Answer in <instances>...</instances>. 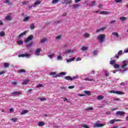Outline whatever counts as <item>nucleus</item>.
<instances>
[{"mask_svg":"<svg viewBox=\"0 0 128 128\" xmlns=\"http://www.w3.org/2000/svg\"><path fill=\"white\" fill-rule=\"evenodd\" d=\"M127 66H128V61L126 60L122 61V62L120 65L121 68L124 70H122V74H124V72H128V68H126Z\"/></svg>","mask_w":128,"mask_h":128,"instance_id":"f257e3e1","label":"nucleus"},{"mask_svg":"<svg viewBox=\"0 0 128 128\" xmlns=\"http://www.w3.org/2000/svg\"><path fill=\"white\" fill-rule=\"evenodd\" d=\"M105 38H106V34H102L98 35L97 36V39L98 40H99L100 44H102V42H104Z\"/></svg>","mask_w":128,"mask_h":128,"instance_id":"f03ea898","label":"nucleus"},{"mask_svg":"<svg viewBox=\"0 0 128 128\" xmlns=\"http://www.w3.org/2000/svg\"><path fill=\"white\" fill-rule=\"evenodd\" d=\"M108 92L110 94H124V92L122 91H116L114 90L108 91Z\"/></svg>","mask_w":128,"mask_h":128,"instance_id":"7ed1b4c3","label":"nucleus"},{"mask_svg":"<svg viewBox=\"0 0 128 128\" xmlns=\"http://www.w3.org/2000/svg\"><path fill=\"white\" fill-rule=\"evenodd\" d=\"M62 4H72V0H62Z\"/></svg>","mask_w":128,"mask_h":128,"instance_id":"20e7f679","label":"nucleus"},{"mask_svg":"<svg viewBox=\"0 0 128 128\" xmlns=\"http://www.w3.org/2000/svg\"><path fill=\"white\" fill-rule=\"evenodd\" d=\"M65 80H76V78H78V76H74L73 77H70V76H64Z\"/></svg>","mask_w":128,"mask_h":128,"instance_id":"39448f33","label":"nucleus"},{"mask_svg":"<svg viewBox=\"0 0 128 128\" xmlns=\"http://www.w3.org/2000/svg\"><path fill=\"white\" fill-rule=\"evenodd\" d=\"M106 126L105 124H100V123H96L94 124V128H102V126Z\"/></svg>","mask_w":128,"mask_h":128,"instance_id":"423d86ee","label":"nucleus"},{"mask_svg":"<svg viewBox=\"0 0 128 128\" xmlns=\"http://www.w3.org/2000/svg\"><path fill=\"white\" fill-rule=\"evenodd\" d=\"M34 38V35L32 34H30V35L25 40L26 42H30V40H33Z\"/></svg>","mask_w":128,"mask_h":128,"instance_id":"0eeeda50","label":"nucleus"},{"mask_svg":"<svg viewBox=\"0 0 128 128\" xmlns=\"http://www.w3.org/2000/svg\"><path fill=\"white\" fill-rule=\"evenodd\" d=\"M80 6V4H74L71 6V7L73 10H78V8H79Z\"/></svg>","mask_w":128,"mask_h":128,"instance_id":"6e6552de","label":"nucleus"},{"mask_svg":"<svg viewBox=\"0 0 128 128\" xmlns=\"http://www.w3.org/2000/svg\"><path fill=\"white\" fill-rule=\"evenodd\" d=\"M66 72H62L60 73V74H57L56 76H54V78H61V76H66Z\"/></svg>","mask_w":128,"mask_h":128,"instance_id":"1a4fd4ad","label":"nucleus"},{"mask_svg":"<svg viewBox=\"0 0 128 128\" xmlns=\"http://www.w3.org/2000/svg\"><path fill=\"white\" fill-rule=\"evenodd\" d=\"M116 116H122L124 114V112L122 111H118L116 112Z\"/></svg>","mask_w":128,"mask_h":128,"instance_id":"9d476101","label":"nucleus"},{"mask_svg":"<svg viewBox=\"0 0 128 128\" xmlns=\"http://www.w3.org/2000/svg\"><path fill=\"white\" fill-rule=\"evenodd\" d=\"M12 96H20V94H22V92L20 91H16L11 93Z\"/></svg>","mask_w":128,"mask_h":128,"instance_id":"9b49d317","label":"nucleus"},{"mask_svg":"<svg viewBox=\"0 0 128 128\" xmlns=\"http://www.w3.org/2000/svg\"><path fill=\"white\" fill-rule=\"evenodd\" d=\"M64 54H72L74 52V50L72 49H69V50H66L64 51Z\"/></svg>","mask_w":128,"mask_h":128,"instance_id":"f8f14e48","label":"nucleus"},{"mask_svg":"<svg viewBox=\"0 0 128 128\" xmlns=\"http://www.w3.org/2000/svg\"><path fill=\"white\" fill-rule=\"evenodd\" d=\"M11 14H12V13H10L9 15L7 16L6 17L5 20H12V18L10 16Z\"/></svg>","mask_w":128,"mask_h":128,"instance_id":"ddd939ff","label":"nucleus"},{"mask_svg":"<svg viewBox=\"0 0 128 128\" xmlns=\"http://www.w3.org/2000/svg\"><path fill=\"white\" fill-rule=\"evenodd\" d=\"M42 2L40 1H37L36 2H35L34 3V4H33V6H30V8H32V6H38V4H40V3Z\"/></svg>","mask_w":128,"mask_h":128,"instance_id":"4468645a","label":"nucleus"},{"mask_svg":"<svg viewBox=\"0 0 128 128\" xmlns=\"http://www.w3.org/2000/svg\"><path fill=\"white\" fill-rule=\"evenodd\" d=\"M104 30H106V28L105 27L102 28H100V29H98L96 30V32L98 34V32H104Z\"/></svg>","mask_w":128,"mask_h":128,"instance_id":"2eb2a0df","label":"nucleus"},{"mask_svg":"<svg viewBox=\"0 0 128 128\" xmlns=\"http://www.w3.org/2000/svg\"><path fill=\"white\" fill-rule=\"evenodd\" d=\"M74 60H76V58H71L70 59H66V62H74Z\"/></svg>","mask_w":128,"mask_h":128,"instance_id":"dca6fc26","label":"nucleus"},{"mask_svg":"<svg viewBox=\"0 0 128 128\" xmlns=\"http://www.w3.org/2000/svg\"><path fill=\"white\" fill-rule=\"evenodd\" d=\"M40 49H36L35 52V54H36V56H40Z\"/></svg>","mask_w":128,"mask_h":128,"instance_id":"f3484780","label":"nucleus"},{"mask_svg":"<svg viewBox=\"0 0 128 128\" xmlns=\"http://www.w3.org/2000/svg\"><path fill=\"white\" fill-rule=\"evenodd\" d=\"M30 82V80L26 79L22 82V84H28Z\"/></svg>","mask_w":128,"mask_h":128,"instance_id":"a211bd4d","label":"nucleus"},{"mask_svg":"<svg viewBox=\"0 0 128 128\" xmlns=\"http://www.w3.org/2000/svg\"><path fill=\"white\" fill-rule=\"evenodd\" d=\"M48 40V38H43L40 41V44H44Z\"/></svg>","mask_w":128,"mask_h":128,"instance_id":"6ab92c4d","label":"nucleus"},{"mask_svg":"<svg viewBox=\"0 0 128 128\" xmlns=\"http://www.w3.org/2000/svg\"><path fill=\"white\" fill-rule=\"evenodd\" d=\"M28 111L26 110H23L20 112V114L22 115L26 114H28Z\"/></svg>","mask_w":128,"mask_h":128,"instance_id":"aec40b11","label":"nucleus"},{"mask_svg":"<svg viewBox=\"0 0 128 128\" xmlns=\"http://www.w3.org/2000/svg\"><path fill=\"white\" fill-rule=\"evenodd\" d=\"M94 6H96V2L95 1H92L90 4V7Z\"/></svg>","mask_w":128,"mask_h":128,"instance_id":"412c9836","label":"nucleus"},{"mask_svg":"<svg viewBox=\"0 0 128 128\" xmlns=\"http://www.w3.org/2000/svg\"><path fill=\"white\" fill-rule=\"evenodd\" d=\"M38 126H44V122H40L38 123Z\"/></svg>","mask_w":128,"mask_h":128,"instance_id":"4be33fe9","label":"nucleus"},{"mask_svg":"<svg viewBox=\"0 0 128 128\" xmlns=\"http://www.w3.org/2000/svg\"><path fill=\"white\" fill-rule=\"evenodd\" d=\"M112 34L113 36H116V38H118V36H120V35H118V33L117 32H113L112 33Z\"/></svg>","mask_w":128,"mask_h":128,"instance_id":"5701e85b","label":"nucleus"},{"mask_svg":"<svg viewBox=\"0 0 128 128\" xmlns=\"http://www.w3.org/2000/svg\"><path fill=\"white\" fill-rule=\"evenodd\" d=\"M34 24L32 23L30 25V30H34Z\"/></svg>","mask_w":128,"mask_h":128,"instance_id":"b1692460","label":"nucleus"},{"mask_svg":"<svg viewBox=\"0 0 128 128\" xmlns=\"http://www.w3.org/2000/svg\"><path fill=\"white\" fill-rule=\"evenodd\" d=\"M38 100H40L41 102H44V100H46V98H38Z\"/></svg>","mask_w":128,"mask_h":128,"instance_id":"393cba45","label":"nucleus"},{"mask_svg":"<svg viewBox=\"0 0 128 128\" xmlns=\"http://www.w3.org/2000/svg\"><path fill=\"white\" fill-rule=\"evenodd\" d=\"M101 14H108V12L106 11H102L100 12Z\"/></svg>","mask_w":128,"mask_h":128,"instance_id":"a878e982","label":"nucleus"},{"mask_svg":"<svg viewBox=\"0 0 128 128\" xmlns=\"http://www.w3.org/2000/svg\"><path fill=\"white\" fill-rule=\"evenodd\" d=\"M104 96H102V95H100V96H98V97H97V98L98 100H103Z\"/></svg>","mask_w":128,"mask_h":128,"instance_id":"bb28decb","label":"nucleus"},{"mask_svg":"<svg viewBox=\"0 0 128 128\" xmlns=\"http://www.w3.org/2000/svg\"><path fill=\"white\" fill-rule=\"evenodd\" d=\"M10 64L8 62H6L4 64V68H9Z\"/></svg>","mask_w":128,"mask_h":128,"instance_id":"cd10ccee","label":"nucleus"},{"mask_svg":"<svg viewBox=\"0 0 128 128\" xmlns=\"http://www.w3.org/2000/svg\"><path fill=\"white\" fill-rule=\"evenodd\" d=\"M26 34V31H25L24 32L20 34L19 35V38H20V37L22 36H25Z\"/></svg>","mask_w":128,"mask_h":128,"instance_id":"c85d7f7f","label":"nucleus"},{"mask_svg":"<svg viewBox=\"0 0 128 128\" xmlns=\"http://www.w3.org/2000/svg\"><path fill=\"white\" fill-rule=\"evenodd\" d=\"M120 20L121 22H124V20H126V18L124 16H122L120 18Z\"/></svg>","mask_w":128,"mask_h":128,"instance_id":"c756f323","label":"nucleus"},{"mask_svg":"<svg viewBox=\"0 0 128 128\" xmlns=\"http://www.w3.org/2000/svg\"><path fill=\"white\" fill-rule=\"evenodd\" d=\"M116 122V119L112 120L110 121V124H112L114 122Z\"/></svg>","mask_w":128,"mask_h":128,"instance_id":"7c9ffc66","label":"nucleus"},{"mask_svg":"<svg viewBox=\"0 0 128 128\" xmlns=\"http://www.w3.org/2000/svg\"><path fill=\"white\" fill-rule=\"evenodd\" d=\"M81 50L82 52H84V50H88V48L86 46H82Z\"/></svg>","mask_w":128,"mask_h":128,"instance_id":"2f4dec72","label":"nucleus"},{"mask_svg":"<svg viewBox=\"0 0 128 128\" xmlns=\"http://www.w3.org/2000/svg\"><path fill=\"white\" fill-rule=\"evenodd\" d=\"M104 72H105V74L106 76H110V74H108V70H104Z\"/></svg>","mask_w":128,"mask_h":128,"instance_id":"473e14b6","label":"nucleus"},{"mask_svg":"<svg viewBox=\"0 0 128 128\" xmlns=\"http://www.w3.org/2000/svg\"><path fill=\"white\" fill-rule=\"evenodd\" d=\"M110 64H113L114 66L116 64V61L114 60H112L110 61Z\"/></svg>","mask_w":128,"mask_h":128,"instance_id":"72a5a7b5","label":"nucleus"},{"mask_svg":"<svg viewBox=\"0 0 128 128\" xmlns=\"http://www.w3.org/2000/svg\"><path fill=\"white\" fill-rule=\"evenodd\" d=\"M50 76H53V78H54V76H56V72H52L50 74Z\"/></svg>","mask_w":128,"mask_h":128,"instance_id":"f704fd0d","label":"nucleus"},{"mask_svg":"<svg viewBox=\"0 0 128 128\" xmlns=\"http://www.w3.org/2000/svg\"><path fill=\"white\" fill-rule=\"evenodd\" d=\"M30 20V16L26 17L24 20L23 22H28Z\"/></svg>","mask_w":128,"mask_h":128,"instance_id":"c9c22d12","label":"nucleus"},{"mask_svg":"<svg viewBox=\"0 0 128 128\" xmlns=\"http://www.w3.org/2000/svg\"><path fill=\"white\" fill-rule=\"evenodd\" d=\"M6 4H9L10 6V4H12V2H10V0H5V2Z\"/></svg>","mask_w":128,"mask_h":128,"instance_id":"e433bc0d","label":"nucleus"},{"mask_svg":"<svg viewBox=\"0 0 128 128\" xmlns=\"http://www.w3.org/2000/svg\"><path fill=\"white\" fill-rule=\"evenodd\" d=\"M17 43L18 44H19V46H22V44H24V42L22 40H20L18 41Z\"/></svg>","mask_w":128,"mask_h":128,"instance_id":"4c0bfd02","label":"nucleus"},{"mask_svg":"<svg viewBox=\"0 0 128 128\" xmlns=\"http://www.w3.org/2000/svg\"><path fill=\"white\" fill-rule=\"evenodd\" d=\"M6 36V33H4V32H0V36Z\"/></svg>","mask_w":128,"mask_h":128,"instance_id":"58836bf2","label":"nucleus"},{"mask_svg":"<svg viewBox=\"0 0 128 128\" xmlns=\"http://www.w3.org/2000/svg\"><path fill=\"white\" fill-rule=\"evenodd\" d=\"M84 94H87L88 96H90V91H84Z\"/></svg>","mask_w":128,"mask_h":128,"instance_id":"ea45409f","label":"nucleus"},{"mask_svg":"<svg viewBox=\"0 0 128 128\" xmlns=\"http://www.w3.org/2000/svg\"><path fill=\"white\" fill-rule=\"evenodd\" d=\"M48 58H54V54H50L49 55H48Z\"/></svg>","mask_w":128,"mask_h":128,"instance_id":"a19ab883","label":"nucleus"},{"mask_svg":"<svg viewBox=\"0 0 128 128\" xmlns=\"http://www.w3.org/2000/svg\"><path fill=\"white\" fill-rule=\"evenodd\" d=\"M60 1V0H52V4H58V2Z\"/></svg>","mask_w":128,"mask_h":128,"instance_id":"79ce46f5","label":"nucleus"},{"mask_svg":"<svg viewBox=\"0 0 128 128\" xmlns=\"http://www.w3.org/2000/svg\"><path fill=\"white\" fill-rule=\"evenodd\" d=\"M85 80L88 81V82H92V79L89 78H85Z\"/></svg>","mask_w":128,"mask_h":128,"instance_id":"37998d69","label":"nucleus"},{"mask_svg":"<svg viewBox=\"0 0 128 128\" xmlns=\"http://www.w3.org/2000/svg\"><path fill=\"white\" fill-rule=\"evenodd\" d=\"M62 56H58L57 57L58 60H62Z\"/></svg>","mask_w":128,"mask_h":128,"instance_id":"c03bdc74","label":"nucleus"},{"mask_svg":"<svg viewBox=\"0 0 128 128\" xmlns=\"http://www.w3.org/2000/svg\"><path fill=\"white\" fill-rule=\"evenodd\" d=\"M94 110L92 107H88L86 109V110Z\"/></svg>","mask_w":128,"mask_h":128,"instance_id":"a18cd8bd","label":"nucleus"},{"mask_svg":"<svg viewBox=\"0 0 128 128\" xmlns=\"http://www.w3.org/2000/svg\"><path fill=\"white\" fill-rule=\"evenodd\" d=\"M18 72H26V70H24V69H22V70H20L19 71H18Z\"/></svg>","mask_w":128,"mask_h":128,"instance_id":"49530a36","label":"nucleus"},{"mask_svg":"<svg viewBox=\"0 0 128 128\" xmlns=\"http://www.w3.org/2000/svg\"><path fill=\"white\" fill-rule=\"evenodd\" d=\"M84 38H90V34H88V33H86L84 34Z\"/></svg>","mask_w":128,"mask_h":128,"instance_id":"de8ad7c7","label":"nucleus"},{"mask_svg":"<svg viewBox=\"0 0 128 128\" xmlns=\"http://www.w3.org/2000/svg\"><path fill=\"white\" fill-rule=\"evenodd\" d=\"M18 58H24L25 54H21L18 56Z\"/></svg>","mask_w":128,"mask_h":128,"instance_id":"09e8293b","label":"nucleus"},{"mask_svg":"<svg viewBox=\"0 0 128 128\" xmlns=\"http://www.w3.org/2000/svg\"><path fill=\"white\" fill-rule=\"evenodd\" d=\"M82 128H90V127H88V126L86 124H83V125H82Z\"/></svg>","mask_w":128,"mask_h":128,"instance_id":"8fccbe9b","label":"nucleus"},{"mask_svg":"<svg viewBox=\"0 0 128 128\" xmlns=\"http://www.w3.org/2000/svg\"><path fill=\"white\" fill-rule=\"evenodd\" d=\"M114 68H120V65L118 64H115L114 65Z\"/></svg>","mask_w":128,"mask_h":128,"instance_id":"3c124183","label":"nucleus"},{"mask_svg":"<svg viewBox=\"0 0 128 128\" xmlns=\"http://www.w3.org/2000/svg\"><path fill=\"white\" fill-rule=\"evenodd\" d=\"M22 4L26 6V4H28V1H26V2H22Z\"/></svg>","mask_w":128,"mask_h":128,"instance_id":"603ef678","label":"nucleus"},{"mask_svg":"<svg viewBox=\"0 0 128 128\" xmlns=\"http://www.w3.org/2000/svg\"><path fill=\"white\" fill-rule=\"evenodd\" d=\"M62 38V36L59 35L56 37V40H60Z\"/></svg>","mask_w":128,"mask_h":128,"instance_id":"864d4df0","label":"nucleus"},{"mask_svg":"<svg viewBox=\"0 0 128 128\" xmlns=\"http://www.w3.org/2000/svg\"><path fill=\"white\" fill-rule=\"evenodd\" d=\"M98 50L94 51L93 54H94V56H96V54H98Z\"/></svg>","mask_w":128,"mask_h":128,"instance_id":"5fc2aeb1","label":"nucleus"},{"mask_svg":"<svg viewBox=\"0 0 128 128\" xmlns=\"http://www.w3.org/2000/svg\"><path fill=\"white\" fill-rule=\"evenodd\" d=\"M122 50H120L118 52V56H122Z\"/></svg>","mask_w":128,"mask_h":128,"instance_id":"6e6d98bb","label":"nucleus"},{"mask_svg":"<svg viewBox=\"0 0 128 128\" xmlns=\"http://www.w3.org/2000/svg\"><path fill=\"white\" fill-rule=\"evenodd\" d=\"M32 46V42L30 43V44L26 46L27 48H30Z\"/></svg>","mask_w":128,"mask_h":128,"instance_id":"4d7b16f0","label":"nucleus"},{"mask_svg":"<svg viewBox=\"0 0 128 128\" xmlns=\"http://www.w3.org/2000/svg\"><path fill=\"white\" fill-rule=\"evenodd\" d=\"M68 44H64L63 45V48H68Z\"/></svg>","mask_w":128,"mask_h":128,"instance_id":"13d9d810","label":"nucleus"},{"mask_svg":"<svg viewBox=\"0 0 128 128\" xmlns=\"http://www.w3.org/2000/svg\"><path fill=\"white\" fill-rule=\"evenodd\" d=\"M10 120H12V122H16V120H18V119L16 118H12Z\"/></svg>","mask_w":128,"mask_h":128,"instance_id":"bf43d9fd","label":"nucleus"},{"mask_svg":"<svg viewBox=\"0 0 128 128\" xmlns=\"http://www.w3.org/2000/svg\"><path fill=\"white\" fill-rule=\"evenodd\" d=\"M114 100H116V102H120V99L118 98H114Z\"/></svg>","mask_w":128,"mask_h":128,"instance_id":"052dcab7","label":"nucleus"},{"mask_svg":"<svg viewBox=\"0 0 128 128\" xmlns=\"http://www.w3.org/2000/svg\"><path fill=\"white\" fill-rule=\"evenodd\" d=\"M42 86H44L42 84H39L36 86L37 88H42Z\"/></svg>","mask_w":128,"mask_h":128,"instance_id":"680f3d73","label":"nucleus"},{"mask_svg":"<svg viewBox=\"0 0 128 128\" xmlns=\"http://www.w3.org/2000/svg\"><path fill=\"white\" fill-rule=\"evenodd\" d=\"M76 62H78L79 60H82V58H80V57H78L76 58Z\"/></svg>","mask_w":128,"mask_h":128,"instance_id":"e2e57ef3","label":"nucleus"},{"mask_svg":"<svg viewBox=\"0 0 128 128\" xmlns=\"http://www.w3.org/2000/svg\"><path fill=\"white\" fill-rule=\"evenodd\" d=\"M116 2H122V0H115Z\"/></svg>","mask_w":128,"mask_h":128,"instance_id":"0e129e2a","label":"nucleus"},{"mask_svg":"<svg viewBox=\"0 0 128 128\" xmlns=\"http://www.w3.org/2000/svg\"><path fill=\"white\" fill-rule=\"evenodd\" d=\"M128 52V48L124 51V54H127Z\"/></svg>","mask_w":128,"mask_h":128,"instance_id":"69168bd1","label":"nucleus"},{"mask_svg":"<svg viewBox=\"0 0 128 128\" xmlns=\"http://www.w3.org/2000/svg\"><path fill=\"white\" fill-rule=\"evenodd\" d=\"M68 88H70V89L74 88V86H69L68 87Z\"/></svg>","mask_w":128,"mask_h":128,"instance_id":"338daca9","label":"nucleus"},{"mask_svg":"<svg viewBox=\"0 0 128 128\" xmlns=\"http://www.w3.org/2000/svg\"><path fill=\"white\" fill-rule=\"evenodd\" d=\"M30 54H25V57L26 58H30Z\"/></svg>","mask_w":128,"mask_h":128,"instance_id":"774afa93","label":"nucleus"}]
</instances>
